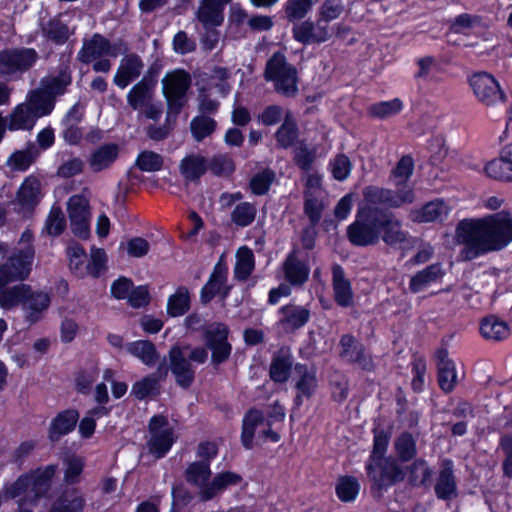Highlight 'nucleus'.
Masks as SVG:
<instances>
[{
  "label": "nucleus",
  "instance_id": "obj_1",
  "mask_svg": "<svg viewBox=\"0 0 512 512\" xmlns=\"http://www.w3.org/2000/svg\"><path fill=\"white\" fill-rule=\"evenodd\" d=\"M466 260L488 252L500 251L512 242V216L502 210L478 219H464L456 227Z\"/></svg>",
  "mask_w": 512,
  "mask_h": 512
},
{
  "label": "nucleus",
  "instance_id": "obj_2",
  "mask_svg": "<svg viewBox=\"0 0 512 512\" xmlns=\"http://www.w3.org/2000/svg\"><path fill=\"white\" fill-rule=\"evenodd\" d=\"M393 456L368 459L365 472L370 481V493L374 498H381L389 488L406 479V471Z\"/></svg>",
  "mask_w": 512,
  "mask_h": 512
},
{
  "label": "nucleus",
  "instance_id": "obj_3",
  "mask_svg": "<svg viewBox=\"0 0 512 512\" xmlns=\"http://www.w3.org/2000/svg\"><path fill=\"white\" fill-rule=\"evenodd\" d=\"M191 76L185 69L168 71L162 79V93L167 104V119H176L188 103Z\"/></svg>",
  "mask_w": 512,
  "mask_h": 512
},
{
  "label": "nucleus",
  "instance_id": "obj_4",
  "mask_svg": "<svg viewBox=\"0 0 512 512\" xmlns=\"http://www.w3.org/2000/svg\"><path fill=\"white\" fill-rule=\"evenodd\" d=\"M264 78L274 82L275 91L287 98L295 97L298 93L297 70L280 51L267 60Z\"/></svg>",
  "mask_w": 512,
  "mask_h": 512
},
{
  "label": "nucleus",
  "instance_id": "obj_5",
  "mask_svg": "<svg viewBox=\"0 0 512 512\" xmlns=\"http://www.w3.org/2000/svg\"><path fill=\"white\" fill-rule=\"evenodd\" d=\"M35 257L33 245L15 250L4 263L0 264V285L7 286L29 278Z\"/></svg>",
  "mask_w": 512,
  "mask_h": 512
},
{
  "label": "nucleus",
  "instance_id": "obj_6",
  "mask_svg": "<svg viewBox=\"0 0 512 512\" xmlns=\"http://www.w3.org/2000/svg\"><path fill=\"white\" fill-rule=\"evenodd\" d=\"M376 244L383 241L387 246L394 247L405 243L408 232L403 229L402 220L388 208H374Z\"/></svg>",
  "mask_w": 512,
  "mask_h": 512
},
{
  "label": "nucleus",
  "instance_id": "obj_7",
  "mask_svg": "<svg viewBox=\"0 0 512 512\" xmlns=\"http://www.w3.org/2000/svg\"><path fill=\"white\" fill-rule=\"evenodd\" d=\"M374 208L357 207L354 221L346 228V237L354 247L376 245Z\"/></svg>",
  "mask_w": 512,
  "mask_h": 512
},
{
  "label": "nucleus",
  "instance_id": "obj_8",
  "mask_svg": "<svg viewBox=\"0 0 512 512\" xmlns=\"http://www.w3.org/2000/svg\"><path fill=\"white\" fill-rule=\"evenodd\" d=\"M230 328L225 322H213L203 331V341L211 351V363L219 366L229 360L232 344L229 342Z\"/></svg>",
  "mask_w": 512,
  "mask_h": 512
},
{
  "label": "nucleus",
  "instance_id": "obj_9",
  "mask_svg": "<svg viewBox=\"0 0 512 512\" xmlns=\"http://www.w3.org/2000/svg\"><path fill=\"white\" fill-rule=\"evenodd\" d=\"M363 201L357 207L381 208L380 205H386L388 208H399L403 204H411L415 199L412 189L395 192L388 188L374 185L366 186L363 191Z\"/></svg>",
  "mask_w": 512,
  "mask_h": 512
},
{
  "label": "nucleus",
  "instance_id": "obj_10",
  "mask_svg": "<svg viewBox=\"0 0 512 512\" xmlns=\"http://www.w3.org/2000/svg\"><path fill=\"white\" fill-rule=\"evenodd\" d=\"M339 348V357L348 364L357 366L364 372L370 373L375 370L376 365L371 352L353 334L341 335Z\"/></svg>",
  "mask_w": 512,
  "mask_h": 512
},
{
  "label": "nucleus",
  "instance_id": "obj_11",
  "mask_svg": "<svg viewBox=\"0 0 512 512\" xmlns=\"http://www.w3.org/2000/svg\"><path fill=\"white\" fill-rule=\"evenodd\" d=\"M38 60L34 48H6L0 51V74L13 75L31 69Z\"/></svg>",
  "mask_w": 512,
  "mask_h": 512
},
{
  "label": "nucleus",
  "instance_id": "obj_12",
  "mask_svg": "<svg viewBox=\"0 0 512 512\" xmlns=\"http://www.w3.org/2000/svg\"><path fill=\"white\" fill-rule=\"evenodd\" d=\"M469 84L476 98L486 106H495L506 100V95L499 82L487 72H477L469 79Z\"/></svg>",
  "mask_w": 512,
  "mask_h": 512
},
{
  "label": "nucleus",
  "instance_id": "obj_13",
  "mask_svg": "<svg viewBox=\"0 0 512 512\" xmlns=\"http://www.w3.org/2000/svg\"><path fill=\"white\" fill-rule=\"evenodd\" d=\"M300 251L293 247L281 263V271L286 283L294 288L302 287L310 277V264L306 259L299 257Z\"/></svg>",
  "mask_w": 512,
  "mask_h": 512
},
{
  "label": "nucleus",
  "instance_id": "obj_14",
  "mask_svg": "<svg viewBox=\"0 0 512 512\" xmlns=\"http://www.w3.org/2000/svg\"><path fill=\"white\" fill-rule=\"evenodd\" d=\"M170 372L172 373L175 383L183 390L191 388L195 381L196 371L192 363L185 357L182 348L175 344L169 352Z\"/></svg>",
  "mask_w": 512,
  "mask_h": 512
},
{
  "label": "nucleus",
  "instance_id": "obj_15",
  "mask_svg": "<svg viewBox=\"0 0 512 512\" xmlns=\"http://www.w3.org/2000/svg\"><path fill=\"white\" fill-rule=\"evenodd\" d=\"M434 358L438 386L444 393H450L456 386L457 373L454 361L449 358L448 348L446 346L439 347L434 353Z\"/></svg>",
  "mask_w": 512,
  "mask_h": 512
},
{
  "label": "nucleus",
  "instance_id": "obj_16",
  "mask_svg": "<svg viewBox=\"0 0 512 512\" xmlns=\"http://www.w3.org/2000/svg\"><path fill=\"white\" fill-rule=\"evenodd\" d=\"M487 177L504 183H512V143L503 146L499 156L484 166Z\"/></svg>",
  "mask_w": 512,
  "mask_h": 512
},
{
  "label": "nucleus",
  "instance_id": "obj_17",
  "mask_svg": "<svg viewBox=\"0 0 512 512\" xmlns=\"http://www.w3.org/2000/svg\"><path fill=\"white\" fill-rule=\"evenodd\" d=\"M79 411L74 408L64 409L58 412L55 417L51 419L47 431V437L50 442L55 443L60 441L64 436L72 433L79 421Z\"/></svg>",
  "mask_w": 512,
  "mask_h": 512
},
{
  "label": "nucleus",
  "instance_id": "obj_18",
  "mask_svg": "<svg viewBox=\"0 0 512 512\" xmlns=\"http://www.w3.org/2000/svg\"><path fill=\"white\" fill-rule=\"evenodd\" d=\"M57 466L54 464L45 467H39L35 470L25 473L28 475V484L30 493L32 494L31 500L38 502L46 497L51 489L53 478L56 474Z\"/></svg>",
  "mask_w": 512,
  "mask_h": 512
},
{
  "label": "nucleus",
  "instance_id": "obj_19",
  "mask_svg": "<svg viewBox=\"0 0 512 512\" xmlns=\"http://www.w3.org/2000/svg\"><path fill=\"white\" fill-rule=\"evenodd\" d=\"M333 299L342 308L354 305V292L351 281L346 277L344 268L333 263L331 266Z\"/></svg>",
  "mask_w": 512,
  "mask_h": 512
},
{
  "label": "nucleus",
  "instance_id": "obj_20",
  "mask_svg": "<svg viewBox=\"0 0 512 512\" xmlns=\"http://www.w3.org/2000/svg\"><path fill=\"white\" fill-rule=\"evenodd\" d=\"M294 357L289 347L282 346L272 354L269 377L274 383H286L294 368Z\"/></svg>",
  "mask_w": 512,
  "mask_h": 512
},
{
  "label": "nucleus",
  "instance_id": "obj_21",
  "mask_svg": "<svg viewBox=\"0 0 512 512\" xmlns=\"http://www.w3.org/2000/svg\"><path fill=\"white\" fill-rule=\"evenodd\" d=\"M292 36L293 39L303 45L320 44L329 39L327 26L315 27L311 20L299 21L293 23Z\"/></svg>",
  "mask_w": 512,
  "mask_h": 512
},
{
  "label": "nucleus",
  "instance_id": "obj_22",
  "mask_svg": "<svg viewBox=\"0 0 512 512\" xmlns=\"http://www.w3.org/2000/svg\"><path fill=\"white\" fill-rule=\"evenodd\" d=\"M29 295V299L24 303L22 310L25 322L32 326L43 318L44 313L50 307L51 297L48 293L41 290H33V288H31Z\"/></svg>",
  "mask_w": 512,
  "mask_h": 512
},
{
  "label": "nucleus",
  "instance_id": "obj_23",
  "mask_svg": "<svg viewBox=\"0 0 512 512\" xmlns=\"http://www.w3.org/2000/svg\"><path fill=\"white\" fill-rule=\"evenodd\" d=\"M41 182L33 174L27 176L16 192V200L25 211H34L41 202Z\"/></svg>",
  "mask_w": 512,
  "mask_h": 512
},
{
  "label": "nucleus",
  "instance_id": "obj_24",
  "mask_svg": "<svg viewBox=\"0 0 512 512\" xmlns=\"http://www.w3.org/2000/svg\"><path fill=\"white\" fill-rule=\"evenodd\" d=\"M434 491L436 497L444 501L451 500L457 496V482L452 460L445 459L442 461Z\"/></svg>",
  "mask_w": 512,
  "mask_h": 512
},
{
  "label": "nucleus",
  "instance_id": "obj_25",
  "mask_svg": "<svg viewBox=\"0 0 512 512\" xmlns=\"http://www.w3.org/2000/svg\"><path fill=\"white\" fill-rule=\"evenodd\" d=\"M143 67L144 63L138 54L130 53L126 55L121 60L113 78L114 84L121 89L126 88L141 75Z\"/></svg>",
  "mask_w": 512,
  "mask_h": 512
},
{
  "label": "nucleus",
  "instance_id": "obj_26",
  "mask_svg": "<svg viewBox=\"0 0 512 512\" xmlns=\"http://www.w3.org/2000/svg\"><path fill=\"white\" fill-rule=\"evenodd\" d=\"M86 499L76 488L62 491L46 512H84Z\"/></svg>",
  "mask_w": 512,
  "mask_h": 512
},
{
  "label": "nucleus",
  "instance_id": "obj_27",
  "mask_svg": "<svg viewBox=\"0 0 512 512\" xmlns=\"http://www.w3.org/2000/svg\"><path fill=\"white\" fill-rule=\"evenodd\" d=\"M242 476L233 471L217 473L210 484L200 493V499L204 502L214 499L230 486H237L242 482Z\"/></svg>",
  "mask_w": 512,
  "mask_h": 512
},
{
  "label": "nucleus",
  "instance_id": "obj_28",
  "mask_svg": "<svg viewBox=\"0 0 512 512\" xmlns=\"http://www.w3.org/2000/svg\"><path fill=\"white\" fill-rule=\"evenodd\" d=\"M120 148L116 143H104L98 146L89 157V166L95 173L110 168L119 157Z\"/></svg>",
  "mask_w": 512,
  "mask_h": 512
},
{
  "label": "nucleus",
  "instance_id": "obj_29",
  "mask_svg": "<svg viewBox=\"0 0 512 512\" xmlns=\"http://www.w3.org/2000/svg\"><path fill=\"white\" fill-rule=\"evenodd\" d=\"M445 272L442 264L439 262L432 263L424 269L417 271L409 281V290L411 293H419L426 287L438 282L443 278Z\"/></svg>",
  "mask_w": 512,
  "mask_h": 512
},
{
  "label": "nucleus",
  "instance_id": "obj_30",
  "mask_svg": "<svg viewBox=\"0 0 512 512\" xmlns=\"http://www.w3.org/2000/svg\"><path fill=\"white\" fill-rule=\"evenodd\" d=\"M299 134L297 121L291 111L287 110L282 124L274 134L277 148L286 150L293 147L298 142Z\"/></svg>",
  "mask_w": 512,
  "mask_h": 512
},
{
  "label": "nucleus",
  "instance_id": "obj_31",
  "mask_svg": "<svg viewBox=\"0 0 512 512\" xmlns=\"http://www.w3.org/2000/svg\"><path fill=\"white\" fill-rule=\"evenodd\" d=\"M32 286L20 282L14 286L0 287V306L5 310H10L15 307H23L24 303L29 299L28 296L31 292Z\"/></svg>",
  "mask_w": 512,
  "mask_h": 512
},
{
  "label": "nucleus",
  "instance_id": "obj_32",
  "mask_svg": "<svg viewBox=\"0 0 512 512\" xmlns=\"http://www.w3.org/2000/svg\"><path fill=\"white\" fill-rule=\"evenodd\" d=\"M109 40L100 33H94L89 40H84L77 59L83 64H89L107 53Z\"/></svg>",
  "mask_w": 512,
  "mask_h": 512
},
{
  "label": "nucleus",
  "instance_id": "obj_33",
  "mask_svg": "<svg viewBox=\"0 0 512 512\" xmlns=\"http://www.w3.org/2000/svg\"><path fill=\"white\" fill-rule=\"evenodd\" d=\"M24 103L38 119L50 115L55 107L53 95L43 88L30 91Z\"/></svg>",
  "mask_w": 512,
  "mask_h": 512
},
{
  "label": "nucleus",
  "instance_id": "obj_34",
  "mask_svg": "<svg viewBox=\"0 0 512 512\" xmlns=\"http://www.w3.org/2000/svg\"><path fill=\"white\" fill-rule=\"evenodd\" d=\"M265 421L264 414L261 410L250 408L244 414L241 427V444L246 450L254 447V437L257 427Z\"/></svg>",
  "mask_w": 512,
  "mask_h": 512
},
{
  "label": "nucleus",
  "instance_id": "obj_35",
  "mask_svg": "<svg viewBox=\"0 0 512 512\" xmlns=\"http://www.w3.org/2000/svg\"><path fill=\"white\" fill-rule=\"evenodd\" d=\"M38 118L33 114L25 103L17 104L8 119L6 118L7 130L9 131H30L34 128Z\"/></svg>",
  "mask_w": 512,
  "mask_h": 512
},
{
  "label": "nucleus",
  "instance_id": "obj_36",
  "mask_svg": "<svg viewBox=\"0 0 512 512\" xmlns=\"http://www.w3.org/2000/svg\"><path fill=\"white\" fill-rule=\"evenodd\" d=\"M448 214L447 206L443 200L427 202L420 208L412 209L409 218L415 223H429L442 220Z\"/></svg>",
  "mask_w": 512,
  "mask_h": 512
},
{
  "label": "nucleus",
  "instance_id": "obj_37",
  "mask_svg": "<svg viewBox=\"0 0 512 512\" xmlns=\"http://www.w3.org/2000/svg\"><path fill=\"white\" fill-rule=\"evenodd\" d=\"M408 484L412 487L429 488L433 470L424 458L415 459L410 465L404 467Z\"/></svg>",
  "mask_w": 512,
  "mask_h": 512
},
{
  "label": "nucleus",
  "instance_id": "obj_38",
  "mask_svg": "<svg viewBox=\"0 0 512 512\" xmlns=\"http://www.w3.org/2000/svg\"><path fill=\"white\" fill-rule=\"evenodd\" d=\"M294 371L298 375L295 390L301 392L306 399H310L318 388V379L315 367H308L304 363H296Z\"/></svg>",
  "mask_w": 512,
  "mask_h": 512
},
{
  "label": "nucleus",
  "instance_id": "obj_39",
  "mask_svg": "<svg viewBox=\"0 0 512 512\" xmlns=\"http://www.w3.org/2000/svg\"><path fill=\"white\" fill-rule=\"evenodd\" d=\"M211 466L206 461H194L184 471L187 483L199 488V494L210 484Z\"/></svg>",
  "mask_w": 512,
  "mask_h": 512
},
{
  "label": "nucleus",
  "instance_id": "obj_40",
  "mask_svg": "<svg viewBox=\"0 0 512 512\" xmlns=\"http://www.w3.org/2000/svg\"><path fill=\"white\" fill-rule=\"evenodd\" d=\"M39 156L38 148L29 143L25 149L15 150L7 159L6 165L12 172H26Z\"/></svg>",
  "mask_w": 512,
  "mask_h": 512
},
{
  "label": "nucleus",
  "instance_id": "obj_41",
  "mask_svg": "<svg viewBox=\"0 0 512 512\" xmlns=\"http://www.w3.org/2000/svg\"><path fill=\"white\" fill-rule=\"evenodd\" d=\"M197 18L206 28L220 26L224 21L222 3L219 0H202Z\"/></svg>",
  "mask_w": 512,
  "mask_h": 512
},
{
  "label": "nucleus",
  "instance_id": "obj_42",
  "mask_svg": "<svg viewBox=\"0 0 512 512\" xmlns=\"http://www.w3.org/2000/svg\"><path fill=\"white\" fill-rule=\"evenodd\" d=\"M191 308V294L189 289L178 286L173 294L168 297L166 313L169 317L176 318L184 316Z\"/></svg>",
  "mask_w": 512,
  "mask_h": 512
},
{
  "label": "nucleus",
  "instance_id": "obj_43",
  "mask_svg": "<svg viewBox=\"0 0 512 512\" xmlns=\"http://www.w3.org/2000/svg\"><path fill=\"white\" fill-rule=\"evenodd\" d=\"M480 334L487 340L502 341L510 335V327L507 322L495 315H489L480 322Z\"/></svg>",
  "mask_w": 512,
  "mask_h": 512
},
{
  "label": "nucleus",
  "instance_id": "obj_44",
  "mask_svg": "<svg viewBox=\"0 0 512 512\" xmlns=\"http://www.w3.org/2000/svg\"><path fill=\"white\" fill-rule=\"evenodd\" d=\"M207 160L198 154L185 156L179 165L181 175L189 181L199 180L207 172Z\"/></svg>",
  "mask_w": 512,
  "mask_h": 512
},
{
  "label": "nucleus",
  "instance_id": "obj_45",
  "mask_svg": "<svg viewBox=\"0 0 512 512\" xmlns=\"http://www.w3.org/2000/svg\"><path fill=\"white\" fill-rule=\"evenodd\" d=\"M394 449L396 452L395 458L401 463L413 462L417 459V441L409 431H403L398 435L394 441Z\"/></svg>",
  "mask_w": 512,
  "mask_h": 512
},
{
  "label": "nucleus",
  "instance_id": "obj_46",
  "mask_svg": "<svg viewBox=\"0 0 512 512\" xmlns=\"http://www.w3.org/2000/svg\"><path fill=\"white\" fill-rule=\"evenodd\" d=\"M127 352L141 360L146 366L152 367L159 359L156 346L150 340H136L127 345Z\"/></svg>",
  "mask_w": 512,
  "mask_h": 512
},
{
  "label": "nucleus",
  "instance_id": "obj_47",
  "mask_svg": "<svg viewBox=\"0 0 512 512\" xmlns=\"http://www.w3.org/2000/svg\"><path fill=\"white\" fill-rule=\"evenodd\" d=\"M255 269V256L253 251L246 247H240L236 253L234 266V278L240 282L247 281Z\"/></svg>",
  "mask_w": 512,
  "mask_h": 512
},
{
  "label": "nucleus",
  "instance_id": "obj_48",
  "mask_svg": "<svg viewBox=\"0 0 512 512\" xmlns=\"http://www.w3.org/2000/svg\"><path fill=\"white\" fill-rule=\"evenodd\" d=\"M283 315L281 322L289 325L293 330L304 327L310 320V310L303 306L287 304L279 309Z\"/></svg>",
  "mask_w": 512,
  "mask_h": 512
},
{
  "label": "nucleus",
  "instance_id": "obj_49",
  "mask_svg": "<svg viewBox=\"0 0 512 512\" xmlns=\"http://www.w3.org/2000/svg\"><path fill=\"white\" fill-rule=\"evenodd\" d=\"M403 109V101L396 97L388 101H379L371 104L367 109V114L371 118L384 120L400 114Z\"/></svg>",
  "mask_w": 512,
  "mask_h": 512
},
{
  "label": "nucleus",
  "instance_id": "obj_50",
  "mask_svg": "<svg viewBox=\"0 0 512 512\" xmlns=\"http://www.w3.org/2000/svg\"><path fill=\"white\" fill-rule=\"evenodd\" d=\"M303 211L308 218L310 226L316 227L322 218L325 209V203L322 199L317 197L313 191L304 189L303 191Z\"/></svg>",
  "mask_w": 512,
  "mask_h": 512
},
{
  "label": "nucleus",
  "instance_id": "obj_51",
  "mask_svg": "<svg viewBox=\"0 0 512 512\" xmlns=\"http://www.w3.org/2000/svg\"><path fill=\"white\" fill-rule=\"evenodd\" d=\"M175 442L173 428H166L161 433L153 434L148 441L151 453L157 458H164Z\"/></svg>",
  "mask_w": 512,
  "mask_h": 512
},
{
  "label": "nucleus",
  "instance_id": "obj_52",
  "mask_svg": "<svg viewBox=\"0 0 512 512\" xmlns=\"http://www.w3.org/2000/svg\"><path fill=\"white\" fill-rule=\"evenodd\" d=\"M360 492L358 479L351 475L340 476L335 485V493L338 499L344 503L356 500Z\"/></svg>",
  "mask_w": 512,
  "mask_h": 512
},
{
  "label": "nucleus",
  "instance_id": "obj_53",
  "mask_svg": "<svg viewBox=\"0 0 512 512\" xmlns=\"http://www.w3.org/2000/svg\"><path fill=\"white\" fill-rule=\"evenodd\" d=\"M43 35L56 45H64L69 37V27L59 18H51L42 27Z\"/></svg>",
  "mask_w": 512,
  "mask_h": 512
},
{
  "label": "nucleus",
  "instance_id": "obj_54",
  "mask_svg": "<svg viewBox=\"0 0 512 512\" xmlns=\"http://www.w3.org/2000/svg\"><path fill=\"white\" fill-rule=\"evenodd\" d=\"M217 128L214 118L206 115H197L190 122V131L195 141L201 142L212 135Z\"/></svg>",
  "mask_w": 512,
  "mask_h": 512
},
{
  "label": "nucleus",
  "instance_id": "obj_55",
  "mask_svg": "<svg viewBox=\"0 0 512 512\" xmlns=\"http://www.w3.org/2000/svg\"><path fill=\"white\" fill-rule=\"evenodd\" d=\"M275 178L276 174L270 168H265L262 171L257 172L249 181L251 193L256 196L266 195L275 181Z\"/></svg>",
  "mask_w": 512,
  "mask_h": 512
},
{
  "label": "nucleus",
  "instance_id": "obj_56",
  "mask_svg": "<svg viewBox=\"0 0 512 512\" xmlns=\"http://www.w3.org/2000/svg\"><path fill=\"white\" fill-rule=\"evenodd\" d=\"M372 434L373 446L368 459L385 457L392 436L391 428L385 429L377 426L373 428Z\"/></svg>",
  "mask_w": 512,
  "mask_h": 512
},
{
  "label": "nucleus",
  "instance_id": "obj_57",
  "mask_svg": "<svg viewBox=\"0 0 512 512\" xmlns=\"http://www.w3.org/2000/svg\"><path fill=\"white\" fill-rule=\"evenodd\" d=\"M153 90L136 83L127 94V103L133 110L142 109L152 102Z\"/></svg>",
  "mask_w": 512,
  "mask_h": 512
},
{
  "label": "nucleus",
  "instance_id": "obj_58",
  "mask_svg": "<svg viewBox=\"0 0 512 512\" xmlns=\"http://www.w3.org/2000/svg\"><path fill=\"white\" fill-rule=\"evenodd\" d=\"M313 7V0H287L284 4L286 19L291 22H299L304 19Z\"/></svg>",
  "mask_w": 512,
  "mask_h": 512
},
{
  "label": "nucleus",
  "instance_id": "obj_59",
  "mask_svg": "<svg viewBox=\"0 0 512 512\" xmlns=\"http://www.w3.org/2000/svg\"><path fill=\"white\" fill-rule=\"evenodd\" d=\"M160 388L161 386L157 384V379L147 375L132 385L131 395L141 401L148 397L160 395Z\"/></svg>",
  "mask_w": 512,
  "mask_h": 512
},
{
  "label": "nucleus",
  "instance_id": "obj_60",
  "mask_svg": "<svg viewBox=\"0 0 512 512\" xmlns=\"http://www.w3.org/2000/svg\"><path fill=\"white\" fill-rule=\"evenodd\" d=\"M257 215L256 206L250 202L237 204L231 212V221L238 227L251 225Z\"/></svg>",
  "mask_w": 512,
  "mask_h": 512
},
{
  "label": "nucleus",
  "instance_id": "obj_61",
  "mask_svg": "<svg viewBox=\"0 0 512 512\" xmlns=\"http://www.w3.org/2000/svg\"><path fill=\"white\" fill-rule=\"evenodd\" d=\"M66 229V219L58 206H52L45 220L43 232L52 237L60 236Z\"/></svg>",
  "mask_w": 512,
  "mask_h": 512
},
{
  "label": "nucleus",
  "instance_id": "obj_62",
  "mask_svg": "<svg viewBox=\"0 0 512 512\" xmlns=\"http://www.w3.org/2000/svg\"><path fill=\"white\" fill-rule=\"evenodd\" d=\"M163 157L150 150L140 152L136 158L135 165L142 172H157L163 168Z\"/></svg>",
  "mask_w": 512,
  "mask_h": 512
},
{
  "label": "nucleus",
  "instance_id": "obj_63",
  "mask_svg": "<svg viewBox=\"0 0 512 512\" xmlns=\"http://www.w3.org/2000/svg\"><path fill=\"white\" fill-rule=\"evenodd\" d=\"M64 481L68 485H75L80 482V476L83 473L85 463L82 457L72 455L64 460Z\"/></svg>",
  "mask_w": 512,
  "mask_h": 512
},
{
  "label": "nucleus",
  "instance_id": "obj_64",
  "mask_svg": "<svg viewBox=\"0 0 512 512\" xmlns=\"http://www.w3.org/2000/svg\"><path fill=\"white\" fill-rule=\"evenodd\" d=\"M99 376V369L96 366L89 369H80L75 375L76 390L83 395L90 393L93 383Z\"/></svg>",
  "mask_w": 512,
  "mask_h": 512
}]
</instances>
